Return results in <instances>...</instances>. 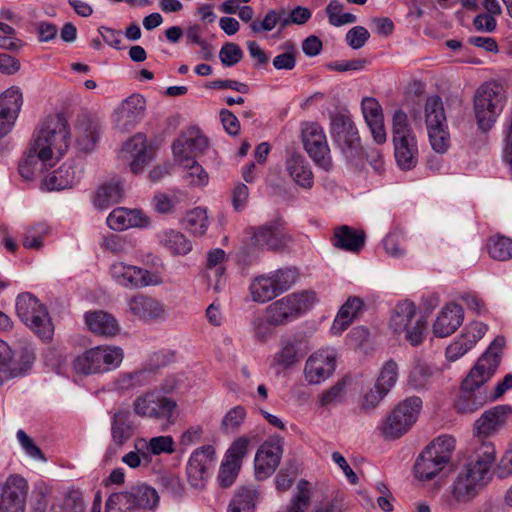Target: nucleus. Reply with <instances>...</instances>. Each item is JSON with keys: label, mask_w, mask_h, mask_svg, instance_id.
Returning a JSON list of instances; mask_svg holds the SVG:
<instances>
[{"label": "nucleus", "mask_w": 512, "mask_h": 512, "mask_svg": "<svg viewBox=\"0 0 512 512\" xmlns=\"http://www.w3.org/2000/svg\"><path fill=\"white\" fill-rule=\"evenodd\" d=\"M504 346L505 338L496 337L471 368L462 382L460 394L455 401L454 406L459 413H473L491 401L489 395L480 388L497 370Z\"/></svg>", "instance_id": "nucleus-1"}, {"label": "nucleus", "mask_w": 512, "mask_h": 512, "mask_svg": "<svg viewBox=\"0 0 512 512\" xmlns=\"http://www.w3.org/2000/svg\"><path fill=\"white\" fill-rule=\"evenodd\" d=\"M495 457V448L491 442L482 441L475 448L469 462L461 469L453 483L451 493L456 502H469L486 485Z\"/></svg>", "instance_id": "nucleus-2"}, {"label": "nucleus", "mask_w": 512, "mask_h": 512, "mask_svg": "<svg viewBox=\"0 0 512 512\" xmlns=\"http://www.w3.org/2000/svg\"><path fill=\"white\" fill-rule=\"evenodd\" d=\"M68 139L67 121L60 114L52 115L42 121L35 131L30 148L42 159H53L66 152Z\"/></svg>", "instance_id": "nucleus-3"}, {"label": "nucleus", "mask_w": 512, "mask_h": 512, "mask_svg": "<svg viewBox=\"0 0 512 512\" xmlns=\"http://www.w3.org/2000/svg\"><path fill=\"white\" fill-rule=\"evenodd\" d=\"M504 103V90L497 82H486L476 89L473 111L480 131L486 133L492 129L502 112Z\"/></svg>", "instance_id": "nucleus-4"}, {"label": "nucleus", "mask_w": 512, "mask_h": 512, "mask_svg": "<svg viewBox=\"0 0 512 512\" xmlns=\"http://www.w3.org/2000/svg\"><path fill=\"white\" fill-rule=\"evenodd\" d=\"M134 413L142 418L160 422L165 428L175 424L179 409L177 402L153 389L137 396L133 402Z\"/></svg>", "instance_id": "nucleus-5"}, {"label": "nucleus", "mask_w": 512, "mask_h": 512, "mask_svg": "<svg viewBox=\"0 0 512 512\" xmlns=\"http://www.w3.org/2000/svg\"><path fill=\"white\" fill-rule=\"evenodd\" d=\"M394 156L401 170H411L418 162L417 140L410 128L407 114L398 109L392 118Z\"/></svg>", "instance_id": "nucleus-6"}, {"label": "nucleus", "mask_w": 512, "mask_h": 512, "mask_svg": "<svg viewBox=\"0 0 512 512\" xmlns=\"http://www.w3.org/2000/svg\"><path fill=\"white\" fill-rule=\"evenodd\" d=\"M389 326L412 346L422 343L427 330L426 319L418 314L416 305L409 300L399 302L392 311Z\"/></svg>", "instance_id": "nucleus-7"}, {"label": "nucleus", "mask_w": 512, "mask_h": 512, "mask_svg": "<svg viewBox=\"0 0 512 512\" xmlns=\"http://www.w3.org/2000/svg\"><path fill=\"white\" fill-rule=\"evenodd\" d=\"M316 301L312 290L294 292L271 303L266 312L273 326L285 325L307 312Z\"/></svg>", "instance_id": "nucleus-8"}, {"label": "nucleus", "mask_w": 512, "mask_h": 512, "mask_svg": "<svg viewBox=\"0 0 512 512\" xmlns=\"http://www.w3.org/2000/svg\"><path fill=\"white\" fill-rule=\"evenodd\" d=\"M16 313L19 319L41 339L49 340L53 334V325L47 308L37 297L29 292L16 298Z\"/></svg>", "instance_id": "nucleus-9"}, {"label": "nucleus", "mask_w": 512, "mask_h": 512, "mask_svg": "<svg viewBox=\"0 0 512 512\" xmlns=\"http://www.w3.org/2000/svg\"><path fill=\"white\" fill-rule=\"evenodd\" d=\"M298 273L293 268L276 271L255 277L249 286L254 302L266 303L289 290L296 282Z\"/></svg>", "instance_id": "nucleus-10"}, {"label": "nucleus", "mask_w": 512, "mask_h": 512, "mask_svg": "<svg viewBox=\"0 0 512 512\" xmlns=\"http://www.w3.org/2000/svg\"><path fill=\"white\" fill-rule=\"evenodd\" d=\"M123 357V350L118 346H97L76 357L73 369L84 375L105 373L117 368Z\"/></svg>", "instance_id": "nucleus-11"}, {"label": "nucleus", "mask_w": 512, "mask_h": 512, "mask_svg": "<svg viewBox=\"0 0 512 512\" xmlns=\"http://www.w3.org/2000/svg\"><path fill=\"white\" fill-rule=\"evenodd\" d=\"M425 122L431 147L437 153H445L450 146V135L443 102L439 96L427 98Z\"/></svg>", "instance_id": "nucleus-12"}, {"label": "nucleus", "mask_w": 512, "mask_h": 512, "mask_svg": "<svg viewBox=\"0 0 512 512\" xmlns=\"http://www.w3.org/2000/svg\"><path fill=\"white\" fill-rule=\"evenodd\" d=\"M422 408L419 397H409L402 401L387 417L382 432L386 438L396 439L405 434L416 422Z\"/></svg>", "instance_id": "nucleus-13"}, {"label": "nucleus", "mask_w": 512, "mask_h": 512, "mask_svg": "<svg viewBox=\"0 0 512 512\" xmlns=\"http://www.w3.org/2000/svg\"><path fill=\"white\" fill-rule=\"evenodd\" d=\"M159 503L158 492L147 485L140 484L132 487L129 491L115 493L109 497L106 502V508L110 509L113 505H118L124 512L133 510H152Z\"/></svg>", "instance_id": "nucleus-14"}, {"label": "nucleus", "mask_w": 512, "mask_h": 512, "mask_svg": "<svg viewBox=\"0 0 512 512\" xmlns=\"http://www.w3.org/2000/svg\"><path fill=\"white\" fill-rule=\"evenodd\" d=\"M331 136L348 160L361 155L358 130L349 116L335 114L331 117Z\"/></svg>", "instance_id": "nucleus-15"}, {"label": "nucleus", "mask_w": 512, "mask_h": 512, "mask_svg": "<svg viewBox=\"0 0 512 512\" xmlns=\"http://www.w3.org/2000/svg\"><path fill=\"white\" fill-rule=\"evenodd\" d=\"M109 274L117 285L124 288L137 289L158 286L163 283V279L158 273L124 262L113 263L110 266Z\"/></svg>", "instance_id": "nucleus-16"}, {"label": "nucleus", "mask_w": 512, "mask_h": 512, "mask_svg": "<svg viewBox=\"0 0 512 512\" xmlns=\"http://www.w3.org/2000/svg\"><path fill=\"white\" fill-rule=\"evenodd\" d=\"M126 314L143 323H160L167 319L165 304L143 293L132 295L126 300Z\"/></svg>", "instance_id": "nucleus-17"}, {"label": "nucleus", "mask_w": 512, "mask_h": 512, "mask_svg": "<svg viewBox=\"0 0 512 512\" xmlns=\"http://www.w3.org/2000/svg\"><path fill=\"white\" fill-rule=\"evenodd\" d=\"M214 461L215 450L210 445L193 451L186 465V479L191 488L203 490L206 487Z\"/></svg>", "instance_id": "nucleus-18"}, {"label": "nucleus", "mask_w": 512, "mask_h": 512, "mask_svg": "<svg viewBox=\"0 0 512 512\" xmlns=\"http://www.w3.org/2000/svg\"><path fill=\"white\" fill-rule=\"evenodd\" d=\"M303 145L311 159L319 167H332L330 149L323 129L317 123H307L302 130Z\"/></svg>", "instance_id": "nucleus-19"}, {"label": "nucleus", "mask_w": 512, "mask_h": 512, "mask_svg": "<svg viewBox=\"0 0 512 512\" xmlns=\"http://www.w3.org/2000/svg\"><path fill=\"white\" fill-rule=\"evenodd\" d=\"M28 483L19 474L0 481V512H25Z\"/></svg>", "instance_id": "nucleus-20"}, {"label": "nucleus", "mask_w": 512, "mask_h": 512, "mask_svg": "<svg viewBox=\"0 0 512 512\" xmlns=\"http://www.w3.org/2000/svg\"><path fill=\"white\" fill-rule=\"evenodd\" d=\"M283 454V439L271 436L258 448L255 459V476L257 480L269 478L277 469Z\"/></svg>", "instance_id": "nucleus-21"}, {"label": "nucleus", "mask_w": 512, "mask_h": 512, "mask_svg": "<svg viewBox=\"0 0 512 512\" xmlns=\"http://www.w3.org/2000/svg\"><path fill=\"white\" fill-rule=\"evenodd\" d=\"M145 112V98L140 94H132L115 110L114 124L120 131H130L144 118Z\"/></svg>", "instance_id": "nucleus-22"}, {"label": "nucleus", "mask_w": 512, "mask_h": 512, "mask_svg": "<svg viewBox=\"0 0 512 512\" xmlns=\"http://www.w3.org/2000/svg\"><path fill=\"white\" fill-rule=\"evenodd\" d=\"M336 355L333 350H320L306 361L304 377L309 384H320L335 371Z\"/></svg>", "instance_id": "nucleus-23"}, {"label": "nucleus", "mask_w": 512, "mask_h": 512, "mask_svg": "<svg viewBox=\"0 0 512 512\" xmlns=\"http://www.w3.org/2000/svg\"><path fill=\"white\" fill-rule=\"evenodd\" d=\"M22 105L23 95L18 87L12 86L0 94V139L14 127Z\"/></svg>", "instance_id": "nucleus-24"}, {"label": "nucleus", "mask_w": 512, "mask_h": 512, "mask_svg": "<svg viewBox=\"0 0 512 512\" xmlns=\"http://www.w3.org/2000/svg\"><path fill=\"white\" fill-rule=\"evenodd\" d=\"M84 174V164L80 160L63 163L57 170L47 175L43 184L47 190H64L77 185Z\"/></svg>", "instance_id": "nucleus-25"}, {"label": "nucleus", "mask_w": 512, "mask_h": 512, "mask_svg": "<svg viewBox=\"0 0 512 512\" xmlns=\"http://www.w3.org/2000/svg\"><path fill=\"white\" fill-rule=\"evenodd\" d=\"M487 325L475 321L468 325L465 331L446 348V358L456 361L464 356L487 332Z\"/></svg>", "instance_id": "nucleus-26"}, {"label": "nucleus", "mask_w": 512, "mask_h": 512, "mask_svg": "<svg viewBox=\"0 0 512 512\" xmlns=\"http://www.w3.org/2000/svg\"><path fill=\"white\" fill-rule=\"evenodd\" d=\"M138 425L128 409L119 408L111 413V441L123 446L136 433Z\"/></svg>", "instance_id": "nucleus-27"}, {"label": "nucleus", "mask_w": 512, "mask_h": 512, "mask_svg": "<svg viewBox=\"0 0 512 512\" xmlns=\"http://www.w3.org/2000/svg\"><path fill=\"white\" fill-rule=\"evenodd\" d=\"M252 240L256 246L280 251L287 246L290 238L281 225L273 223L254 229Z\"/></svg>", "instance_id": "nucleus-28"}, {"label": "nucleus", "mask_w": 512, "mask_h": 512, "mask_svg": "<svg viewBox=\"0 0 512 512\" xmlns=\"http://www.w3.org/2000/svg\"><path fill=\"white\" fill-rule=\"evenodd\" d=\"M208 146V140L198 132H191L189 136L179 137L172 146L173 154L179 163L193 161L202 154Z\"/></svg>", "instance_id": "nucleus-29"}, {"label": "nucleus", "mask_w": 512, "mask_h": 512, "mask_svg": "<svg viewBox=\"0 0 512 512\" xmlns=\"http://www.w3.org/2000/svg\"><path fill=\"white\" fill-rule=\"evenodd\" d=\"M361 109L374 141L377 144H383L386 141V131L380 103L373 97H364Z\"/></svg>", "instance_id": "nucleus-30"}, {"label": "nucleus", "mask_w": 512, "mask_h": 512, "mask_svg": "<svg viewBox=\"0 0 512 512\" xmlns=\"http://www.w3.org/2000/svg\"><path fill=\"white\" fill-rule=\"evenodd\" d=\"M464 319L463 308L454 303L446 304L433 324V333L436 337H447L453 334Z\"/></svg>", "instance_id": "nucleus-31"}, {"label": "nucleus", "mask_w": 512, "mask_h": 512, "mask_svg": "<svg viewBox=\"0 0 512 512\" xmlns=\"http://www.w3.org/2000/svg\"><path fill=\"white\" fill-rule=\"evenodd\" d=\"M124 152L129 154L131 158L130 170L134 174L142 172L153 156L152 148L147 144L146 136L141 133L135 134L126 142Z\"/></svg>", "instance_id": "nucleus-32"}, {"label": "nucleus", "mask_w": 512, "mask_h": 512, "mask_svg": "<svg viewBox=\"0 0 512 512\" xmlns=\"http://www.w3.org/2000/svg\"><path fill=\"white\" fill-rule=\"evenodd\" d=\"M100 137V124L87 115L81 116L76 125V145L80 151L91 152Z\"/></svg>", "instance_id": "nucleus-33"}, {"label": "nucleus", "mask_w": 512, "mask_h": 512, "mask_svg": "<svg viewBox=\"0 0 512 512\" xmlns=\"http://www.w3.org/2000/svg\"><path fill=\"white\" fill-rule=\"evenodd\" d=\"M510 408L506 405H498L485 411L475 422L478 436L488 437L498 432L506 423Z\"/></svg>", "instance_id": "nucleus-34"}, {"label": "nucleus", "mask_w": 512, "mask_h": 512, "mask_svg": "<svg viewBox=\"0 0 512 512\" xmlns=\"http://www.w3.org/2000/svg\"><path fill=\"white\" fill-rule=\"evenodd\" d=\"M107 225L115 231H122L132 227H145L148 219L139 210L117 208L108 215Z\"/></svg>", "instance_id": "nucleus-35"}, {"label": "nucleus", "mask_w": 512, "mask_h": 512, "mask_svg": "<svg viewBox=\"0 0 512 512\" xmlns=\"http://www.w3.org/2000/svg\"><path fill=\"white\" fill-rule=\"evenodd\" d=\"M85 320L87 326L94 334L112 337L119 333V323L110 313L102 310L88 312L85 315Z\"/></svg>", "instance_id": "nucleus-36"}, {"label": "nucleus", "mask_w": 512, "mask_h": 512, "mask_svg": "<svg viewBox=\"0 0 512 512\" xmlns=\"http://www.w3.org/2000/svg\"><path fill=\"white\" fill-rule=\"evenodd\" d=\"M123 197V186L118 178H111L103 182L94 195V205L99 209H106L118 203Z\"/></svg>", "instance_id": "nucleus-37"}, {"label": "nucleus", "mask_w": 512, "mask_h": 512, "mask_svg": "<svg viewBox=\"0 0 512 512\" xmlns=\"http://www.w3.org/2000/svg\"><path fill=\"white\" fill-rule=\"evenodd\" d=\"M286 170L299 186L306 189L313 186V173L308 162L302 155H290L286 160Z\"/></svg>", "instance_id": "nucleus-38"}, {"label": "nucleus", "mask_w": 512, "mask_h": 512, "mask_svg": "<svg viewBox=\"0 0 512 512\" xmlns=\"http://www.w3.org/2000/svg\"><path fill=\"white\" fill-rule=\"evenodd\" d=\"M365 242L364 232H357L349 226L337 227L334 231L333 245L339 249L358 252Z\"/></svg>", "instance_id": "nucleus-39"}, {"label": "nucleus", "mask_w": 512, "mask_h": 512, "mask_svg": "<svg viewBox=\"0 0 512 512\" xmlns=\"http://www.w3.org/2000/svg\"><path fill=\"white\" fill-rule=\"evenodd\" d=\"M363 306V301L358 297H349L342 305L333 321L331 331L333 334H341L345 331L357 316Z\"/></svg>", "instance_id": "nucleus-40"}, {"label": "nucleus", "mask_w": 512, "mask_h": 512, "mask_svg": "<svg viewBox=\"0 0 512 512\" xmlns=\"http://www.w3.org/2000/svg\"><path fill=\"white\" fill-rule=\"evenodd\" d=\"M34 360L35 354L33 349L30 347H22L17 352V358L12 357L11 364H9L8 368L1 370L3 376H0V385L8 379L24 374L31 368Z\"/></svg>", "instance_id": "nucleus-41"}, {"label": "nucleus", "mask_w": 512, "mask_h": 512, "mask_svg": "<svg viewBox=\"0 0 512 512\" xmlns=\"http://www.w3.org/2000/svg\"><path fill=\"white\" fill-rule=\"evenodd\" d=\"M159 243L173 255H186L192 250L190 240L176 230H165L158 234Z\"/></svg>", "instance_id": "nucleus-42"}, {"label": "nucleus", "mask_w": 512, "mask_h": 512, "mask_svg": "<svg viewBox=\"0 0 512 512\" xmlns=\"http://www.w3.org/2000/svg\"><path fill=\"white\" fill-rule=\"evenodd\" d=\"M446 465L440 463L438 459L427 452L425 449L419 455L414 465L415 476L420 480H430L434 478Z\"/></svg>", "instance_id": "nucleus-43"}, {"label": "nucleus", "mask_w": 512, "mask_h": 512, "mask_svg": "<svg viewBox=\"0 0 512 512\" xmlns=\"http://www.w3.org/2000/svg\"><path fill=\"white\" fill-rule=\"evenodd\" d=\"M455 449V439L452 436L442 435L432 441L425 450L438 459L440 463L447 464Z\"/></svg>", "instance_id": "nucleus-44"}, {"label": "nucleus", "mask_w": 512, "mask_h": 512, "mask_svg": "<svg viewBox=\"0 0 512 512\" xmlns=\"http://www.w3.org/2000/svg\"><path fill=\"white\" fill-rule=\"evenodd\" d=\"M455 449V439L452 436L442 435L432 441L425 450L438 459L440 463L447 464Z\"/></svg>", "instance_id": "nucleus-45"}, {"label": "nucleus", "mask_w": 512, "mask_h": 512, "mask_svg": "<svg viewBox=\"0 0 512 512\" xmlns=\"http://www.w3.org/2000/svg\"><path fill=\"white\" fill-rule=\"evenodd\" d=\"M487 250L494 260H510L512 258V239L500 234L493 235L487 241Z\"/></svg>", "instance_id": "nucleus-46"}, {"label": "nucleus", "mask_w": 512, "mask_h": 512, "mask_svg": "<svg viewBox=\"0 0 512 512\" xmlns=\"http://www.w3.org/2000/svg\"><path fill=\"white\" fill-rule=\"evenodd\" d=\"M50 229L45 223L27 226L22 237V245L26 249L40 250L43 240L49 235Z\"/></svg>", "instance_id": "nucleus-47"}, {"label": "nucleus", "mask_w": 512, "mask_h": 512, "mask_svg": "<svg viewBox=\"0 0 512 512\" xmlns=\"http://www.w3.org/2000/svg\"><path fill=\"white\" fill-rule=\"evenodd\" d=\"M49 160L40 158L38 153L29 148L28 154L19 163V173L25 180L30 181L43 172L46 162Z\"/></svg>", "instance_id": "nucleus-48"}, {"label": "nucleus", "mask_w": 512, "mask_h": 512, "mask_svg": "<svg viewBox=\"0 0 512 512\" xmlns=\"http://www.w3.org/2000/svg\"><path fill=\"white\" fill-rule=\"evenodd\" d=\"M301 358L302 354H300L298 344L287 342L283 345L282 349L273 356L271 367L287 369L296 364Z\"/></svg>", "instance_id": "nucleus-49"}, {"label": "nucleus", "mask_w": 512, "mask_h": 512, "mask_svg": "<svg viewBox=\"0 0 512 512\" xmlns=\"http://www.w3.org/2000/svg\"><path fill=\"white\" fill-rule=\"evenodd\" d=\"M312 491L309 482L301 479L297 483V493L291 499L286 512H306L311 505Z\"/></svg>", "instance_id": "nucleus-50"}, {"label": "nucleus", "mask_w": 512, "mask_h": 512, "mask_svg": "<svg viewBox=\"0 0 512 512\" xmlns=\"http://www.w3.org/2000/svg\"><path fill=\"white\" fill-rule=\"evenodd\" d=\"M184 226L195 235H203L208 228L206 211L199 207L189 211L185 216Z\"/></svg>", "instance_id": "nucleus-51"}, {"label": "nucleus", "mask_w": 512, "mask_h": 512, "mask_svg": "<svg viewBox=\"0 0 512 512\" xmlns=\"http://www.w3.org/2000/svg\"><path fill=\"white\" fill-rule=\"evenodd\" d=\"M225 259V252L224 250L220 248H216L211 250L207 255V264L206 268L208 271L214 273V276L216 278V284L214 286V289L216 291L221 290L222 285L224 283L223 276H224V268L221 266V263Z\"/></svg>", "instance_id": "nucleus-52"}, {"label": "nucleus", "mask_w": 512, "mask_h": 512, "mask_svg": "<svg viewBox=\"0 0 512 512\" xmlns=\"http://www.w3.org/2000/svg\"><path fill=\"white\" fill-rule=\"evenodd\" d=\"M326 13L329 23L335 27L355 23L357 21V17L354 14L343 13V4L336 0L330 1L326 7Z\"/></svg>", "instance_id": "nucleus-53"}, {"label": "nucleus", "mask_w": 512, "mask_h": 512, "mask_svg": "<svg viewBox=\"0 0 512 512\" xmlns=\"http://www.w3.org/2000/svg\"><path fill=\"white\" fill-rule=\"evenodd\" d=\"M432 375L433 369L429 365L418 361L409 373L408 384L414 389L425 388Z\"/></svg>", "instance_id": "nucleus-54"}, {"label": "nucleus", "mask_w": 512, "mask_h": 512, "mask_svg": "<svg viewBox=\"0 0 512 512\" xmlns=\"http://www.w3.org/2000/svg\"><path fill=\"white\" fill-rule=\"evenodd\" d=\"M399 375L398 364L390 359L382 366L379 376L376 381V385L379 388H383L389 392L391 388L396 384Z\"/></svg>", "instance_id": "nucleus-55"}, {"label": "nucleus", "mask_w": 512, "mask_h": 512, "mask_svg": "<svg viewBox=\"0 0 512 512\" xmlns=\"http://www.w3.org/2000/svg\"><path fill=\"white\" fill-rule=\"evenodd\" d=\"M186 173L184 175V179L191 186H204L208 183L209 177L203 167L198 164L195 160L193 161H185L184 163H180Z\"/></svg>", "instance_id": "nucleus-56"}, {"label": "nucleus", "mask_w": 512, "mask_h": 512, "mask_svg": "<svg viewBox=\"0 0 512 512\" xmlns=\"http://www.w3.org/2000/svg\"><path fill=\"white\" fill-rule=\"evenodd\" d=\"M158 483L162 490L174 497L184 495V485L180 477L173 472H163L158 477Z\"/></svg>", "instance_id": "nucleus-57"}, {"label": "nucleus", "mask_w": 512, "mask_h": 512, "mask_svg": "<svg viewBox=\"0 0 512 512\" xmlns=\"http://www.w3.org/2000/svg\"><path fill=\"white\" fill-rule=\"evenodd\" d=\"M246 418V410L243 406H235L230 409L221 421V429L224 432H235Z\"/></svg>", "instance_id": "nucleus-58"}, {"label": "nucleus", "mask_w": 512, "mask_h": 512, "mask_svg": "<svg viewBox=\"0 0 512 512\" xmlns=\"http://www.w3.org/2000/svg\"><path fill=\"white\" fill-rule=\"evenodd\" d=\"M281 14H285V10L270 9L267 11L262 21H252L249 25L253 33L272 31L281 20Z\"/></svg>", "instance_id": "nucleus-59"}, {"label": "nucleus", "mask_w": 512, "mask_h": 512, "mask_svg": "<svg viewBox=\"0 0 512 512\" xmlns=\"http://www.w3.org/2000/svg\"><path fill=\"white\" fill-rule=\"evenodd\" d=\"M388 394L387 390L379 388L376 384L369 389L361 401L359 402V409L363 413H369L375 409L381 400Z\"/></svg>", "instance_id": "nucleus-60"}, {"label": "nucleus", "mask_w": 512, "mask_h": 512, "mask_svg": "<svg viewBox=\"0 0 512 512\" xmlns=\"http://www.w3.org/2000/svg\"><path fill=\"white\" fill-rule=\"evenodd\" d=\"M260 493L256 486L249 484L240 487L233 498H239L238 505L245 508L248 512H253Z\"/></svg>", "instance_id": "nucleus-61"}, {"label": "nucleus", "mask_w": 512, "mask_h": 512, "mask_svg": "<svg viewBox=\"0 0 512 512\" xmlns=\"http://www.w3.org/2000/svg\"><path fill=\"white\" fill-rule=\"evenodd\" d=\"M249 439L240 437L236 439L226 452L225 460H228L236 465L241 466L242 460L247 454Z\"/></svg>", "instance_id": "nucleus-62"}, {"label": "nucleus", "mask_w": 512, "mask_h": 512, "mask_svg": "<svg viewBox=\"0 0 512 512\" xmlns=\"http://www.w3.org/2000/svg\"><path fill=\"white\" fill-rule=\"evenodd\" d=\"M175 442L170 435H162L152 437L148 444L147 449L153 455H160L162 453L172 454L175 451Z\"/></svg>", "instance_id": "nucleus-63"}, {"label": "nucleus", "mask_w": 512, "mask_h": 512, "mask_svg": "<svg viewBox=\"0 0 512 512\" xmlns=\"http://www.w3.org/2000/svg\"><path fill=\"white\" fill-rule=\"evenodd\" d=\"M219 57L223 65L231 67L242 60L243 51L237 44L228 42L220 49Z\"/></svg>", "instance_id": "nucleus-64"}]
</instances>
